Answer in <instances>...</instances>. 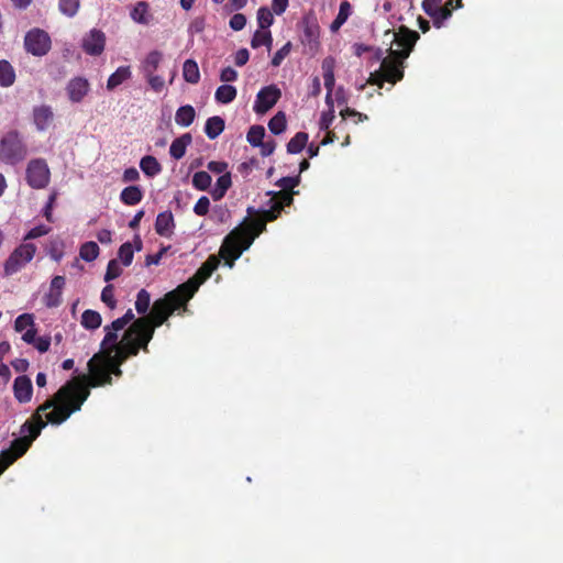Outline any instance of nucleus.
<instances>
[{
  "label": "nucleus",
  "instance_id": "f257e3e1",
  "mask_svg": "<svg viewBox=\"0 0 563 563\" xmlns=\"http://www.w3.org/2000/svg\"><path fill=\"white\" fill-rule=\"evenodd\" d=\"M89 395L88 388L76 384H67L55 394L53 399H48L41 405L31 420H26L21 426V437L12 441L10 449L0 453V475L27 451L47 422L52 424L63 423L73 412L80 410Z\"/></svg>",
  "mask_w": 563,
  "mask_h": 563
},
{
  "label": "nucleus",
  "instance_id": "f03ea898",
  "mask_svg": "<svg viewBox=\"0 0 563 563\" xmlns=\"http://www.w3.org/2000/svg\"><path fill=\"white\" fill-rule=\"evenodd\" d=\"M244 250H246V218L224 238L219 256L210 255L192 278L154 302V314L158 318L157 324H163L175 310L192 298L199 286L218 268L221 260L232 268Z\"/></svg>",
  "mask_w": 563,
  "mask_h": 563
},
{
  "label": "nucleus",
  "instance_id": "7ed1b4c3",
  "mask_svg": "<svg viewBox=\"0 0 563 563\" xmlns=\"http://www.w3.org/2000/svg\"><path fill=\"white\" fill-rule=\"evenodd\" d=\"M244 250H246V218L224 238L219 256L210 255L192 278L154 302V314L158 318L157 324H163L175 310L192 298L199 286L218 268L221 260L232 268Z\"/></svg>",
  "mask_w": 563,
  "mask_h": 563
},
{
  "label": "nucleus",
  "instance_id": "20e7f679",
  "mask_svg": "<svg viewBox=\"0 0 563 563\" xmlns=\"http://www.w3.org/2000/svg\"><path fill=\"white\" fill-rule=\"evenodd\" d=\"M298 191L279 190L278 192H267L269 195V209L256 210L249 207V249L254 240L266 230V224L269 221L276 220L284 207L290 206L294 201V196Z\"/></svg>",
  "mask_w": 563,
  "mask_h": 563
},
{
  "label": "nucleus",
  "instance_id": "39448f33",
  "mask_svg": "<svg viewBox=\"0 0 563 563\" xmlns=\"http://www.w3.org/2000/svg\"><path fill=\"white\" fill-rule=\"evenodd\" d=\"M158 318L154 314V307L147 318L139 319L126 331L124 340H126L125 350L129 355H136L140 347L146 349L148 342L152 340L154 329L159 327L157 324Z\"/></svg>",
  "mask_w": 563,
  "mask_h": 563
},
{
  "label": "nucleus",
  "instance_id": "423d86ee",
  "mask_svg": "<svg viewBox=\"0 0 563 563\" xmlns=\"http://www.w3.org/2000/svg\"><path fill=\"white\" fill-rule=\"evenodd\" d=\"M88 369L90 375V386L98 387L106 384H111V374L120 376L122 374L119 365L113 364L112 356L108 354H95L88 361Z\"/></svg>",
  "mask_w": 563,
  "mask_h": 563
},
{
  "label": "nucleus",
  "instance_id": "0eeeda50",
  "mask_svg": "<svg viewBox=\"0 0 563 563\" xmlns=\"http://www.w3.org/2000/svg\"><path fill=\"white\" fill-rule=\"evenodd\" d=\"M27 156V146L18 131L5 133L0 140V161L8 165H16Z\"/></svg>",
  "mask_w": 563,
  "mask_h": 563
},
{
  "label": "nucleus",
  "instance_id": "6e6552de",
  "mask_svg": "<svg viewBox=\"0 0 563 563\" xmlns=\"http://www.w3.org/2000/svg\"><path fill=\"white\" fill-rule=\"evenodd\" d=\"M36 253V246L33 243H23L10 254L3 265L5 276H11L20 272L30 263Z\"/></svg>",
  "mask_w": 563,
  "mask_h": 563
},
{
  "label": "nucleus",
  "instance_id": "1a4fd4ad",
  "mask_svg": "<svg viewBox=\"0 0 563 563\" xmlns=\"http://www.w3.org/2000/svg\"><path fill=\"white\" fill-rule=\"evenodd\" d=\"M25 174L27 185L34 189L45 188L49 183L51 172L43 158L31 159Z\"/></svg>",
  "mask_w": 563,
  "mask_h": 563
},
{
  "label": "nucleus",
  "instance_id": "9d476101",
  "mask_svg": "<svg viewBox=\"0 0 563 563\" xmlns=\"http://www.w3.org/2000/svg\"><path fill=\"white\" fill-rule=\"evenodd\" d=\"M51 37L44 30L34 27L24 36V48L33 56H44L51 49Z\"/></svg>",
  "mask_w": 563,
  "mask_h": 563
},
{
  "label": "nucleus",
  "instance_id": "9b49d317",
  "mask_svg": "<svg viewBox=\"0 0 563 563\" xmlns=\"http://www.w3.org/2000/svg\"><path fill=\"white\" fill-rule=\"evenodd\" d=\"M419 37L418 32L401 25L398 31L394 33V42L400 47V49H393L390 47V55L405 59L408 58Z\"/></svg>",
  "mask_w": 563,
  "mask_h": 563
},
{
  "label": "nucleus",
  "instance_id": "f8f14e48",
  "mask_svg": "<svg viewBox=\"0 0 563 563\" xmlns=\"http://www.w3.org/2000/svg\"><path fill=\"white\" fill-rule=\"evenodd\" d=\"M280 96V89L277 88L275 85H269L262 88L256 96L253 110L257 114L266 113L277 103Z\"/></svg>",
  "mask_w": 563,
  "mask_h": 563
},
{
  "label": "nucleus",
  "instance_id": "ddd939ff",
  "mask_svg": "<svg viewBox=\"0 0 563 563\" xmlns=\"http://www.w3.org/2000/svg\"><path fill=\"white\" fill-rule=\"evenodd\" d=\"M388 52L390 53L389 49ZM404 62L405 58H400L390 54L385 57L380 63L383 78L393 85H395L397 81H400L404 78Z\"/></svg>",
  "mask_w": 563,
  "mask_h": 563
},
{
  "label": "nucleus",
  "instance_id": "4468645a",
  "mask_svg": "<svg viewBox=\"0 0 563 563\" xmlns=\"http://www.w3.org/2000/svg\"><path fill=\"white\" fill-rule=\"evenodd\" d=\"M265 128L263 125H252L249 129V143L253 146L261 147V154L263 156H269L273 154L276 147V142L273 139L264 141Z\"/></svg>",
  "mask_w": 563,
  "mask_h": 563
},
{
  "label": "nucleus",
  "instance_id": "2eb2a0df",
  "mask_svg": "<svg viewBox=\"0 0 563 563\" xmlns=\"http://www.w3.org/2000/svg\"><path fill=\"white\" fill-rule=\"evenodd\" d=\"M104 45V33L100 30L92 29L84 36L81 47L88 55L98 56L103 52Z\"/></svg>",
  "mask_w": 563,
  "mask_h": 563
},
{
  "label": "nucleus",
  "instance_id": "dca6fc26",
  "mask_svg": "<svg viewBox=\"0 0 563 563\" xmlns=\"http://www.w3.org/2000/svg\"><path fill=\"white\" fill-rule=\"evenodd\" d=\"M90 90L89 81L84 77L70 79L66 86V92L71 102L78 103L87 96Z\"/></svg>",
  "mask_w": 563,
  "mask_h": 563
},
{
  "label": "nucleus",
  "instance_id": "f3484780",
  "mask_svg": "<svg viewBox=\"0 0 563 563\" xmlns=\"http://www.w3.org/2000/svg\"><path fill=\"white\" fill-rule=\"evenodd\" d=\"M65 286L64 276H55L51 280L49 290L44 296V303L47 308H55L62 303V294Z\"/></svg>",
  "mask_w": 563,
  "mask_h": 563
},
{
  "label": "nucleus",
  "instance_id": "a211bd4d",
  "mask_svg": "<svg viewBox=\"0 0 563 563\" xmlns=\"http://www.w3.org/2000/svg\"><path fill=\"white\" fill-rule=\"evenodd\" d=\"M53 120L54 112L51 106L41 104L33 108V122L37 131H46L53 122Z\"/></svg>",
  "mask_w": 563,
  "mask_h": 563
},
{
  "label": "nucleus",
  "instance_id": "6ab92c4d",
  "mask_svg": "<svg viewBox=\"0 0 563 563\" xmlns=\"http://www.w3.org/2000/svg\"><path fill=\"white\" fill-rule=\"evenodd\" d=\"M13 393L16 400L21 404L29 402L32 398L33 386L27 376H18L13 383Z\"/></svg>",
  "mask_w": 563,
  "mask_h": 563
},
{
  "label": "nucleus",
  "instance_id": "aec40b11",
  "mask_svg": "<svg viewBox=\"0 0 563 563\" xmlns=\"http://www.w3.org/2000/svg\"><path fill=\"white\" fill-rule=\"evenodd\" d=\"M175 229L174 216L170 211H164L157 214L155 221V231L161 236L169 238Z\"/></svg>",
  "mask_w": 563,
  "mask_h": 563
},
{
  "label": "nucleus",
  "instance_id": "412c9836",
  "mask_svg": "<svg viewBox=\"0 0 563 563\" xmlns=\"http://www.w3.org/2000/svg\"><path fill=\"white\" fill-rule=\"evenodd\" d=\"M462 7V0H446L445 3H442L435 18L433 19V26L437 29H441L444 25V22L452 16V11L454 9H460Z\"/></svg>",
  "mask_w": 563,
  "mask_h": 563
},
{
  "label": "nucleus",
  "instance_id": "4be33fe9",
  "mask_svg": "<svg viewBox=\"0 0 563 563\" xmlns=\"http://www.w3.org/2000/svg\"><path fill=\"white\" fill-rule=\"evenodd\" d=\"M192 137L190 133H185L175 139L169 147V154L175 159H180L186 154L187 146L191 143Z\"/></svg>",
  "mask_w": 563,
  "mask_h": 563
},
{
  "label": "nucleus",
  "instance_id": "5701e85b",
  "mask_svg": "<svg viewBox=\"0 0 563 563\" xmlns=\"http://www.w3.org/2000/svg\"><path fill=\"white\" fill-rule=\"evenodd\" d=\"M224 126V120L219 115H214L207 119L205 124V133L210 140H214L223 132Z\"/></svg>",
  "mask_w": 563,
  "mask_h": 563
},
{
  "label": "nucleus",
  "instance_id": "b1692460",
  "mask_svg": "<svg viewBox=\"0 0 563 563\" xmlns=\"http://www.w3.org/2000/svg\"><path fill=\"white\" fill-rule=\"evenodd\" d=\"M196 118L195 108L190 104L181 106L175 113V122L184 128L189 126Z\"/></svg>",
  "mask_w": 563,
  "mask_h": 563
},
{
  "label": "nucleus",
  "instance_id": "393cba45",
  "mask_svg": "<svg viewBox=\"0 0 563 563\" xmlns=\"http://www.w3.org/2000/svg\"><path fill=\"white\" fill-rule=\"evenodd\" d=\"M132 73L129 66L119 67L113 74L110 75L107 81V89L113 90L122 82L131 77Z\"/></svg>",
  "mask_w": 563,
  "mask_h": 563
},
{
  "label": "nucleus",
  "instance_id": "a878e982",
  "mask_svg": "<svg viewBox=\"0 0 563 563\" xmlns=\"http://www.w3.org/2000/svg\"><path fill=\"white\" fill-rule=\"evenodd\" d=\"M142 198L143 192L139 186L125 187L120 194L121 201L128 206L137 205L141 202Z\"/></svg>",
  "mask_w": 563,
  "mask_h": 563
},
{
  "label": "nucleus",
  "instance_id": "bb28decb",
  "mask_svg": "<svg viewBox=\"0 0 563 563\" xmlns=\"http://www.w3.org/2000/svg\"><path fill=\"white\" fill-rule=\"evenodd\" d=\"M253 48H257L262 45L266 46L267 52H271L273 45L272 32L267 29H258L251 40Z\"/></svg>",
  "mask_w": 563,
  "mask_h": 563
},
{
  "label": "nucleus",
  "instance_id": "cd10ccee",
  "mask_svg": "<svg viewBox=\"0 0 563 563\" xmlns=\"http://www.w3.org/2000/svg\"><path fill=\"white\" fill-rule=\"evenodd\" d=\"M15 81V71L12 65L5 60H0V87H10Z\"/></svg>",
  "mask_w": 563,
  "mask_h": 563
},
{
  "label": "nucleus",
  "instance_id": "c85d7f7f",
  "mask_svg": "<svg viewBox=\"0 0 563 563\" xmlns=\"http://www.w3.org/2000/svg\"><path fill=\"white\" fill-rule=\"evenodd\" d=\"M141 170L148 177H155L162 172V166L158 161L151 155L142 157L140 162Z\"/></svg>",
  "mask_w": 563,
  "mask_h": 563
},
{
  "label": "nucleus",
  "instance_id": "c756f323",
  "mask_svg": "<svg viewBox=\"0 0 563 563\" xmlns=\"http://www.w3.org/2000/svg\"><path fill=\"white\" fill-rule=\"evenodd\" d=\"M163 55L158 51H152L147 54L146 58L142 63V71L144 75L147 74H154L161 62H162Z\"/></svg>",
  "mask_w": 563,
  "mask_h": 563
},
{
  "label": "nucleus",
  "instance_id": "7c9ffc66",
  "mask_svg": "<svg viewBox=\"0 0 563 563\" xmlns=\"http://www.w3.org/2000/svg\"><path fill=\"white\" fill-rule=\"evenodd\" d=\"M184 79L189 84H198L200 79V73L198 64L194 59H186L183 65Z\"/></svg>",
  "mask_w": 563,
  "mask_h": 563
},
{
  "label": "nucleus",
  "instance_id": "2f4dec72",
  "mask_svg": "<svg viewBox=\"0 0 563 563\" xmlns=\"http://www.w3.org/2000/svg\"><path fill=\"white\" fill-rule=\"evenodd\" d=\"M236 97V89L231 85H221L217 88L214 99L217 102L227 104L232 102Z\"/></svg>",
  "mask_w": 563,
  "mask_h": 563
},
{
  "label": "nucleus",
  "instance_id": "473e14b6",
  "mask_svg": "<svg viewBox=\"0 0 563 563\" xmlns=\"http://www.w3.org/2000/svg\"><path fill=\"white\" fill-rule=\"evenodd\" d=\"M308 134L306 132H298L287 143V152L289 154L300 153L307 145Z\"/></svg>",
  "mask_w": 563,
  "mask_h": 563
},
{
  "label": "nucleus",
  "instance_id": "72a5a7b5",
  "mask_svg": "<svg viewBox=\"0 0 563 563\" xmlns=\"http://www.w3.org/2000/svg\"><path fill=\"white\" fill-rule=\"evenodd\" d=\"M101 316L95 310H85L81 314V325L88 330H96L101 325Z\"/></svg>",
  "mask_w": 563,
  "mask_h": 563
},
{
  "label": "nucleus",
  "instance_id": "f704fd0d",
  "mask_svg": "<svg viewBox=\"0 0 563 563\" xmlns=\"http://www.w3.org/2000/svg\"><path fill=\"white\" fill-rule=\"evenodd\" d=\"M231 186V175L230 173H224L221 175L216 184V187L213 188L211 195L214 200H220L224 197L227 190Z\"/></svg>",
  "mask_w": 563,
  "mask_h": 563
},
{
  "label": "nucleus",
  "instance_id": "c9c22d12",
  "mask_svg": "<svg viewBox=\"0 0 563 563\" xmlns=\"http://www.w3.org/2000/svg\"><path fill=\"white\" fill-rule=\"evenodd\" d=\"M286 114L283 111H278L268 122V129L275 135L283 133L286 130Z\"/></svg>",
  "mask_w": 563,
  "mask_h": 563
},
{
  "label": "nucleus",
  "instance_id": "e433bc0d",
  "mask_svg": "<svg viewBox=\"0 0 563 563\" xmlns=\"http://www.w3.org/2000/svg\"><path fill=\"white\" fill-rule=\"evenodd\" d=\"M80 257L86 262H92L99 255V246L96 242L89 241L80 246Z\"/></svg>",
  "mask_w": 563,
  "mask_h": 563
},
{
  "label": "nucleus",
  "instance_id": "4c0bfd02",
  "mask_svg": "<svg viewBox=\"0 0 563 563\" xmlns=\"http://www.w3.org/2000/svg\"><path fill=\"white\" fill-rule=\"evenodd\" d=\"M64 241L60 239H52L47 246V254L55 262H59L64 256Z\"/></svg>",
  "mask_w": 563,
  "mask_h": 563
},
{
  "label": "nucleus",
  "instance_id": "58836bf2",
  "mask_svg": "<svg viewBox=\"0 0 563 563\" xmlns=\"http://www.w3.org/2000/svg\"><path fill=\"white\" fill-rule=\"evenodd\" d=\"M257 24L260 29H267L269 30V26L274 22V15L271 9L266 7H262L257 11Z\"/></svg>",
  "mask_w": 563,
  "mask_h": 563
},
{
  "label": "nucleus",
  "instance_id": "ea45409f",
  "mask_svg": "<svg viewBox=\"0 0 563 563\" xmlns=\"http://www.w3.org/2000/svg\"><path fill=\"white\" fill-rule=\"evenodd\" d=\"M79 5H80L79 0H59L58 1L59 11L69 18H73L77 14V12L79 10Z\"/></svg>",
  "mask_w": 563,
  "mask_h": 563
},
{
  "label": "nucleus",
  "instance_id": "a19ab883",
  "mask_svg": "<svg viewBox=\"0 0 563 563\" xmlns=\"http://www.w3.org/2000/svg\"><path fill=\"white\" fill-rule=\"evenodd\" d=\"M150 303H151L150 292L145 289H141L137 292L136 301H135V309H136L137 313L144 314L148 310Z\"/></svg>",
  "mask_w": 563,
  "mask_h": 563
},
{
  "label": "nucleus",
  "instance_id": "79ce46f5",
  "mask_svg": "<svg viewBox=\"0 0 563 563\" xmlns=\"http://www.w3.org/2000/svg\"><path fill=\"white\" fill-rule=\"evenodd\" d=\"M133 255L134 249L131 242L123 243L118 251V256L124 266L131 265L133 261Z\"/></svg>",
  "mask_w": 563,
  "mask_h": 563
},
{
  "label": "nucleus",
  "instance_id": "37998d69",
  "mask_svg": "<svg viewBox=\"0 0 563 563\" xmlns=\"http://www.w3.org/2000/svg\"><path fill=\"white\" fill-rule=\"evenodd\" d=\"M211 176L207 172H197L192 177V185L199 190H207L211 185Z\"/></svg>",
  "mask_w": 563,
  "mask_h": 563
},
{
  "label": "nucleus",
  "instance_id": "c03bdc74",
  "mask_svg": "<svg viewBox=\"0 0 563 563\" xmlns=\"http://www.w3.org/2000/svg\"><path fill=\"white\" fill-rule=\"evenodd\" d=\"M31 327H34V317L31 313L20 314L14 321V330L16 332H22Z\"/></svg>",
  "mask_w": 563,
  "mask_h": 563
},
{
  "label": "nucleus",
  "instance_id": "a18cd8bd",
  "mask_svg": "<svg viewBox=\"0 0 563 563\" xmlns=\"http://www.w3.org/2000/svg\"><path fill=\"white\" fill-rule=\"evenodd\" d=\"M147 9H148V5L146 2H144V1L139 2L132 10L131 18L137 23H143V24L147 23V20L145 18V15L147 13Z\"/></svg>",
  "mask_w": 563,
  "mask_h": 563
},
{
  "label": "nucleus",
  "instance_id": "49530a36",
  "mask_svg": "<svg viewBox=\"0 0 563 563\" xmlns=\"http://www.w3.org/2000/svg\"><path fill=\"white\" fill-rule=\"evenodd\" d=\"M442 3L443 0H423L421 7L424 13L433 21Z\"/></svg>",
  "mask_w": 563,
  "mask_h": 563
},
{
  "label": "nucleus",
  "instance_id": "de8ad7c7",
  "mask_svg": "<svg viewBox=\"0 0 563 563\" xmlns=\"http://www.w3.org/2000/svg\"><path fill=\"white\" fill-rule=\"evenodd\" d=\"M291 42H287L282 48H279L273 56L271 64L274 67L282 65L283 60L289 55L291 51Z\"/></svg>",
  "mask_w": 563,
  "mask_h": 563
},
{
  "label": "nucleus",
  "instance_id": "09e8293b",
  "mask_svg": "<svg viewBox=\"0 0 563 563\" xmlns=\"http://www.w3.org/2000/svg\"><path fill=\"white\" fill-rule=\"evenodd\" d=\"M122 274V268L120 267L117 260H111L108 263L107 272L104 274V280L110 282L118 278Z\"/></svg>",
  "mask_w": 563,
  "mask_h": 563
},
{
  "label": "nucleus",
  "instance_id": "8fccbe9b",
  "mask_svg": "<svg viewBox=\"0 0 563 563\" xmlns=\"http://www.w3.org/2000/svg\"><path fill=\"white\" fill-rule=\"evenodd\" d=\"M300 183V175L295 177H283L280 178L276 185L280 187V190L294 191V188L298 186Z\"/></svg>",
  "mask_w": 563,
  "mask_h": 563
},
{
  "label": "nucleus",
  "instance_id": "3c124183",
  "mask_svg": "<svg viewBox=\"0 0 563 563\" xmlns=\"http://www.w3.org/2000/svg\"><path fill=\"white\" fill-rule=\"evenodd\" d=\"M340 115L342 117V121H345L347 118H353L355 123L366 121L368 117L364 113H361L354 109L345 107V109L341 110Z\"/></svg>",
  "mask_w": 563,
  "mask_h": 563
},
{
  "label": "nucleus",
  "instance_id": "603ef678",
  "mask_svg": "<svg viewBox=\"0 0 563 563\" xmlns=\"http://www.w3.org/2000/svg\"><path fill=\"white\" fill-rule=\"evenodd\" d=\"M51 231L49 227H46L44 224L36 225L32 228L26 235L24 236V241L37 239L40 236L48 234Z\"/></svg>",
  "mask_w": 563,
  "mask_h": 563
},
{
  "label": "nucleus",
  "instance_id": "864d4df0",
  "mask_svg": "<svg viewBox=\"0 0 563 563\" xmlns=\"http://www.w3.org/2000/svg\"><path fill=\"white\" fill-rule=\"evenodd\" d=\"M144 77L146 78L148 85L151 86V88L154 91L159 92V91L163 90L164 85H165V81H164L163 77H161L158 75H155V73L154 74L144 75Z\"/></svg>",
  "mask_w": 563,
  "mask_h": 563
},
{
  "label": "nucleus",
  "instance_id": "5fc2aeb1",
  "mask_svg": "<svg viewBox=\"0 0 563 563\" xmlns=\"http://www.w3.org/2000/svg\"><path fill=\"white\" fill-rule=\"evenodd\" d=\"M334 120V109H328L323 111L319 121V128L321 131H328Z\"/></svg>",
  "mask_w": 563,
  "mask_h": 563
},
{
  "label": "nucleus",
  "instance_id": "6e6d98bb",
  "mask_svg": "<svg viewBox=\"0 0 563 563\" xmlns=\"http://www.w3.org/2000/svg\"><path fill=\"white\" fill-rule=\"evenodd\" d=\"M209 207H210L209 198L206 197V196H202L196 202V205L194 207V212L197 216H206L208 213V211H209Z\"/></svg>",
  "mask_w": 563,
  "mask_h": 563
},
{
  "label": "nucleus",
  "instance_id": "4d7b16f0",
  "mask_svg": "<svg viewBox=\"0 0 563 563\" xmlns=\"http://www.w3.org/2000/svg\"><path fill=\"white\" fill-rule=\"evenodd\" d=\"M101 300L110 308H114L115 300L111 285L106 286L101 291Z\"/></svg>",
  "mask_w": 563,
  "mask_h": 563
},
{
  "label": "nucleus",
  "instance_id": "13d9d810",
  "mask_svg": "<svg viewBox=\"0 0 563 563\" xmlns=\"http://www.w3.org/2000/svg\"><path fill=\"white\" fill-rule=\"evenodd\" d=\"M104 331H106V335L103 338L101 345L102 346L114 345L118 340V334H117L118 331L112 330V328L110 325H107L104 328Z\"/></svg>",
  "mask_w": 563,
  "mask_h": 563
},
{
  "label": "nucleus",
  "instance_id": "bf43d9fd",
  "mask_svg": "<svg viewBox=\"0 0 563 563\" xmlns=\"http://www.w3.org/2000/svg\"><path fill=\"white\" fill-rule=\"evenodd\" d=\"M246 24V18L241 14V13H236L234 14L231 19H230V26L234 30V31H240L242 30Z\"/></svg>",
  "mask_w": 563,
  "mask_h": 563
},
{
  "label": "nucleus",
  "instance_id": "052dcab7",
  "mask_svg": "<svg viewBox=\"0 0 563 563\" xmlns=\"http://www.w3.org/2000/svg\"><path fill=\"white\" fill-rule=\"evenodd\" d=\"M33 345L35 346V349L40 352V353H45L48 351L49 349V345H51V338L49 336H40V338H36L35 339V342L33 343Z\"/></svg>",
  "mask_w": 563,
  "mask_h": 563
},
{
  "label": "nucleus",
  "instance_id": "680f3d73",
  "mask_svg": "<svg viewBox=\"0 0 563 563\" xmlns=\"http://www.w3.org/2000/svg\"><path fill=\"white\" fill-rule=\"evenodd\" d=\"M238 78V73L232 67H225L221 70L220 80L223 82H231Z\"/></svg>",
  "mask_w": 563,
  "mask_h": 563
},
{
  "label": "nucleus",
  "instance_id": "e2e57ef3",
  "mask_svg": "<svg viewBox=\"0 0 563 563\" xmlns=\"http://www.w3.org/2000/svg\"><path fill=\"white\" fill-rule=\"evenodd\" d=\"M351 12H352V7H351L350 2L347 0H344L340 4L339 13L336 16L340 20H342L343 22H346V20L351 15Z\"/></svg>",
  "mask_w": 563,
  "mask_h": 563
},
{
  "label": "nucleus",
  "instance_id": "0e129e2a",
  "mask_svg": "<svg viewBox=\"0 0 563 563\" xmlns=\"http://www.w3.org/2000/svg\"><path fill=\"white\" fill-rule=\"evenodd\" d=\"M208 169L214 174H224L227 168H228V164L225 162H218V161H211L208 163Z\"/></svg>",
  "mask_w": 563,
  "mask_h": 563
},
{
  "label": "nucleus",
  "instance_id": "69168bd1",
  "mask_svg": "<svg viewBox=\"0 0 563 563\" xmlns=\"http://www.w3.org/2000/svg\"><path fill=\"white\" fill-rule=\"evenodd\" d=\"M11 365L15 369V372L24 373L27 371L30 364L29 361L25 358H15L14 361L11 362Z\"/></svg>",
  "mask_w": 563,
  "mask_h": 563
},
{
  "label": "nucleus",
  "instance_id": "338daca9",
  "mask_svg": "<svg viewBox=\"0 0 563 563\" xmlns=\"http://www.w3.org/2000/svg\"><path fill=\"white\" fill-rule=\"evenodd\" d=\"M139 177L140 174L135 167L126 168L123 173V180L126 183L136 181Z\"/></svg>",
  "mask_w": 563,
  "mask_h": 563
},
{
  "label": "nucleus",
  "instance_id": "774afa93",
  "mask_svg": "<svg viewBox=\"0 0 563 563\" xmlns=\"http://www.w3.org/2000/svg\"><path fill=\"white\" fill-rule=\"evenodd\" d=\"M287 7L288 0H273L272 2V10L278 15L284 13Z\"/></svg>",
  "mask_w": 563,
  "mask_h": 563
}]
</instances>
